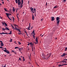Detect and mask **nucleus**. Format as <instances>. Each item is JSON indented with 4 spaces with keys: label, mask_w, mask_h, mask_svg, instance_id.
<instances>
[{
    "label": "nucleus",
    "mask_w": 67,
    "mask_h": 67,
    "mask_svg": "<svg viewBox=\"0 0 67 67\" xmlns=\"http://www.w3.org/2000/svg\"><path fill=\"white\" fill-rule=\"evenodd\" d=\"M23 2L24 1L23 0H22V1H21V3L20 1L18 2V5H20V7H21V8H22V7L23 6Z\"/></svg>",
    "instance_id": "nucleus-1"
},
{
    "label": "nucleus",
    "mask_w": 67,
    "mask_h": 67,
    "mask_svg": "<svg viewBox=\"0 0 67 67\" xmlns=\"http://www.w3.org/2000/svg\"><path fill=\"white\" fill-rule=\"evenodd\" d=\"M36 42H34V43L35 44H37L38 43V40L37 39V37H36L35 39Z\"/></svg>",
    "instance_id": "nucleus-2"
},
{
    "label": "nucleus",
    "mask_w": 67,
    "mask_h": 67,
    "mask_svg": "<svg viewBox=\"0 0 67 67\" xmlns=\"http://www.w3.org/2000/svg\"><path fill=\"white\" fill-rule=\"evenodd\" d=\"M2 49V50H3L4 51V52H6V53H7V54H9L10 53L7 50H4L3 49Z\"/></svg>",
    "instance_id": "nucleus-3"
},
{
    "label": "nucleus",
    "mask_w": 67,
    "mask_h": 67,
    "mask_svg": "<svg viewBox=\"0 0 67 67\" xmlns=\"http://www.w3.org/2000/svg\"><path fill=\"white\" fill-rule=\"evenodd\" d=\"M30 9L31 10V11L33 13H35V12H34V9H35V8H33L32 7L31 8H30Z\"/></svg>",
    "instance_id": "nucleus-4"
},
{
    "label": "nucleus",
    "mask_w": 67,
    "mask_h": 67,
    "mask_svg": "<svg viewBox=\"0 0 67 67\" xmlns=\"http://www.w3.org/2000/svg\"><path fill=\"white\" fill-rule=\"evenodd\" d=\"M60 18H59V17H57L56 19V21H59L60 20Z\"/></svg>",
    "instance_id": "nucleus-5"
},
{
    "label": "nucleus",
    "mask_w": 67,
    "mask_h": 67,
    "mask_svg": "<svg viewBox=\"0 0 67 67\" xmlns=\"http://www.w3.org/2000/svg\"><path fill=\"white\" fill-rule=\"evenodd\" d=\"M66 54V53H63V54L62 55H61V57H64V56H65V55Z\"/></svg>",
    "instance_id": "nucleus-6"
},
{
    "label": "nucleus",
    "mask_w": 67,
    "mask_h": 67,
    "mask_svg": "<svg viewBox=\"0 0 67 67\" xmlns=\"http://www.w3.org/2000/svg\"><path fill=\"white\" fill-rule=\"evenodd\" d=\"M51 18H52V19H51L52 21H53L55 19L54 17H51Z\"/></svg>",
    "instance_id": "nucleus-7"
},
{
    "label": "nucleus",
    "mask_w": 67,
    "mask_h": 67,
    "mask_svg": "<svg viewBox=\"0 0 67 67\" xmlns=\"http://www.w3.org/2000/svg\"><path fill=\"white\" fill-rule=\"evenodd\" d=\"M1 42V46H4V44H3V43L1 41H0V42Z\"/></svg>",
    "instance_id": "nucleus-8"
},
{
    "label": "nucleus",
    "mask_w": 67,
    "mask_h": 67,
    "mask_svg": "<svg viewBox=\"0 0 67 67\" xmlns=\"http://www.w3.org/2000/svg\"><path fill=\"white\" fill-rule=\"evenodd\" d=\"M16 9H14V7L13 8V12H14L15 11Z\"/></svg>",
    "instance_id": "nucleus-9"
},
{
    "label": "nucleus",
    "mask_w": 67,
    "mask_h": 67,
    "mask_svg": "<svg viewBox=\"0 0 67 67\" xmlns=\"http://www.w3.org/2000/svg\"><path fill=\"white\" fill-rule=\"evenodd\" d=\"M32 19L33 20H34V16L33 14H32Z\"/></svg>",
    "instance_id": "nucleus-10"
},
{
    "label": "nucleus",
    "mask_w": 67,
    "mask_h": 67,
    "mask_svg": "<svg viewBox=\"0 0 67 67\" xmlns=\"http://www.w3.org/2000/svg\"><path fill=\"white\" fill-rule=\"evenodd\" d=\"M5 29H6V30H8V31H9L10 30L7 27H5Z\"/></svg>",
    "instance_id": "nucleus-11"
},
{
    "label": "nucleus",
    "mask_w": 67,
    "mask_h": 67,
    "mask_svg": "<svg viewBox=\"0 0 67 67\" xmlns=\"http://www.w3.org/2000/svg\"><path fill=\"white\" fill-rule=\"evenodd\" d=\"M6 15H7V17H9V14L8 13H6Z\"/></svg>",
    "instance_id": "nucleus-12"
},
{
    "label": "nucleus",
    "mask_w": 67,
    "mask_h": 67,
    "mask_svg": "<svg viewBox=\"0 0 67 67\" xmlns=\"http://www.w3.org/2000/svg\"><path fill=\"white\" fill-rule=\"evenodd\" d=\"M31 24V23H30L29 24V27H28V29H29L30 27V24Z\"/></svg>",
    "instance_id": "nucleus-13"
},
{
    "label": "nucleus",
    "mask_w": 67,
    "mask_h": 67,
    "mask_svg": "<svg viewBox=\"0 0 67 67\" xmlns=\"http://www.w3.org/2000/svg\"><path fill=\"white\" fill-rule=\"evenodd\" d=\"M60 21H57V25H58L59 23V22H60Z\"/></svg>",
    "instance_id": "nucleus-14"
},
{
    "label": "nucleus",
    "mask_w": 67,
    "mask_h": 67,
    "mask_svg": "<svg viewBox=\"0 0 67 67\" xmlns=\"http://www.w3.org/2000/svg\"><path fill=\"white\" fill-rule=\"evenodd\" d=\"M23 61H25V58H24V57H23Z\"/></svg>",
    "instance_id": "nucleus-15"
},
{
    "label": "nucleus",
    "mask_w": 67,
    "mask_h": 67,
    "mask_svg": "<svg viewBox=\"0 0 67 67\" xmlns=\"http://www.w3.org/2000/svg\"><path fill=\"white\" fill-rule=\"evenodd\" d=\"M19 48V47H15V49H16V48Z\"/></svg>",
    "instance_id": "nucleus-16"
},
{
    "label": "nucleus",
    "mask_w": 67,
    "mask_h": 67,
    "mask_svg": "<svg viewBox=\"0 0 67 67\" xmlns=\"http://www.w3.org/2000/svg\"><path fill=\"white\" fill-rule=\"evenodd\" d=\"M66 0H63V1L62 2H66Z\"/></svg>",
    "instance_id": "nucleus-17"
},
{
    "label": "nucleus",
    "mask_w": 67,
    "mask_h": 67,
    "mask_svg": "<svg viewBox=\"0 0 67 67\" xmlns=\"http://www.w3.org/2000/svg\"><path fill=\"white\" fill-rule=\"evenodd\" d=\"M18 42V44L19 45H20L21 44V43L19 41Z\"/></svg>",
    "instance_id": "nucleus-18"
},
{
    "label": "nucleus",
    "mask_w": 67,
    "mask_h": 67,
    "mask_svg": "<svg viewBox=\"0 0 67 67\" xmlns=\"http://www.w3.org/2000/svg\"><path fill=\"white\" fill-rule=\"evenodd\" d=\"M65 60H63L62 61V62L63 63H65Z\"/></svg>",
    "instance_id": "nucleus-19"
},
{
    "label": "nucleus",
    "mask_w": 67,
    "mask_h": 67,
    "mask_svg": "<svg viewBox=\"0 0 67 67\" xmlns=\"http://www.w3.org/2000/svg\"><path fill=\"white\" fill-rule=\"evenodd\" d=\"M4 24H5V25H6V26H7V24L6 23H5L4 22Z\"/></svg>",
    "instance_id": "nucleus-20"
},
{
    "label": "nucleus",
    "mask_w": 67,
    "mask_h": 67,
    "mask_svg": "<svg viewBox=\"0 0 67 67\" xmlns=\"http://www.w3.org/2000/svg\"><path fill=\"white\" fill-rule=\"evenodd\" d=\"M67 50V47H66V48H65V51H66Z\"/></svg>",
    "instance_id": "nucleus-21"
},
{
    "label": "nucleus",
    "mask_w": 67,
    "mask_h": 67,
    "mask_svg": "<svg viewBox=\"0 0 67 67\" xmlns=\"http://www.w3.org/2000/svg\"><path fill=\"white\" fill-rule=\"evenodd\" d=\"M15 2H16V3H18V0L17 1H15Z\"/></svg>",
    "instance_id": "nucleus-22"
},
{
    "label": "nucleus",
    "mask_w": 67,
    "mask_h": 67,
    "mask_svg": "<svg viewBox=\"0 0 67 67\" xmlns=\"http://www.w3.org/2000/svg\"><path fill=\"white\" fill-rule=\"evenodd\" d=\"M12 52H13V53H14V54H15V52L14 51L12 50Z\"/></svg>",
    "instance_id": "nucleus-23"
},
{
    "label": "nucleus",
    "mask_w": 67,
    "mask_h": 67,
    "mask_svg": "<svg viewBox=\"0 0 67 67\" xmlns=\"http://www.w3.org/2000/svg\"><path fill=\"white\" fill-rule=\"evenodd\" d=\"M4 10H5V11H6L8 12V11H7V9L5 8H4Z\"/></svg>",
    "instance_id": "nucleus-24"
},
{
    "label": "nucleus",
    "mask_w": 67,
    "mask_h": 67,
    "mask_svg": "<svg viewBox=\"0 0 67 67\" xmlns=\"http://www.w3.org/2000/svg\"><path fill=\"white\" fill-rule=\"evenodd\" d=\"M2 30H3H3H5V29H4V28H2Z\"/></svg>",
    "instance_id": "nucleus-25"
},
{
    "label": "nucleus",
    "mask_w": 67,
    "mask_h": 67,
    "mask_svg": "<svg viewBox=\"0 0 67 67\" xmlns=\"http://www.w3.org/2000/svg\"><path fill=\"white\" fill-rule=\"evenodd\" d=\"M29 44L30 45H32V42H31V43H29Z\"/></svg>",
    "instance_id": "nucleus-26"
},
{
    "label": "nucleus",
    "mask_w": 67,
    "mask_h": 67,
    "mask_svg": "<svg viewBox=\"0 0 67 67\" xmlns=\"http://www.w3.org/2000/svg\"><path fill=\"white\" fill-rule=\"evenodd\" d=\"M34 11L35 12H36V8H34Z\"/></svg>",
    "instance_id": "nucleus-27"
},
{
    "label": "nucleus",
    "mask_w": 67,
    "mask_h": 67,
    "mask_svg": "<svg viewBox=\"0 0 67 67\" xmlns=\"http://www.w3.org/2000/svg\"><path fill=\"white\" fill-rule=\"evenodd\" d=\"M52 55V54L51 53L49 54V55L51 57V55Z\"/></svg>",
    "instance_id": "nucleus-28"
},
{
    "label": "nucleus",
    "mask_w": 67,
    "mask_h": 67,
    "mask_svg": "<svg viewBox=\"0 0 67 67\" xmlns=\"http://www.w3.org/2000/svg\"><path fill=\"white\" fill-rule=\"evenodd\" d=\"M57 8V7H56V6H55L54 7V8Z\"/></svg>",
    "instance_id": "nucleus-29"
},
{
    "label": "nucleus",
    "mask_w": 67,
    "mask_h": 67,
    "mask_svg": "<svg viewBox=\"0 0 67 67\" xmlns=\"http://www.w3.org/2000/svg\"><path fill=\"white\" fill-rule=\"evenodd\" d=\"M12 39H10V42H12Z\"/></svg>",
    "instance_id": "nucleus-30"
},
{
    "label": "nucleus",
    "mask_w": 67,
    "mask_h": 67,
    "mask_svg": "<svg viewBox=\"0 0 67 67\" xmlns=\"http://www.w3.org/2000/svg\"><path fill=\"white\" fill-rule=\"evenodd\" d=\"M19 49H18V50H19V51H21V48H18Z\"/></svg>",
    "instance_id": "nucleus-31"
},
{
    "label": "nucleus",
    "mask_w": 67,
    "mask_h": 67,
    "mask_svg": "<svg viewBox=\"0 0 67 67\" xmlns=\"http://www.w3.org/2000/svg\"><path fill=\"white\" fill-rule=\"evenodd\" d=\"M10 34H11V35L12 34V31H10Z\"/></svg>",
    "instance_id": "nucleus-32"
},
{
    "label": "nucleus",
    "mask_w": 67,
    "mask_h": 67,
    "mask_svg": "<svg viewBox=\"0 0 67 67\" xmlns=\"http://www.w3.org/2000/svg\"><path fill=\"white\" fill-rule=\"evenodd\" d=\"M17 29V28L16 27H15V29H15V30H16V29Z\"/></svg>",
    "instance_id": "nucleus-33"
},
{
    "label": "nucleus",
    "mask_w": 67,
    "mask_h": 67,
    "mask_svg": "<svg viewBox=\"0 0 67 67\" xmlns=\"http://www.w3.org/2000/svg\"><path fill=\"white\" fill-rule=\"evenodd\" d=\"M58 66H59V67H60L61 66H62V65H58Z\"/></svg>",
    "instance_id": "nucleus-34"
},
{
    "label": "nucleus",
    "mask_w": 67,
    "mask_h": 67,
    "mask_svg": "<svg viewBox=\"0 0 67 67\" xmlns=\"http://www.w3.org/2000/svg\"><path fill=\"white\" fill-rule=\"evenodd\" d=\"M13 21H14V17H13Z\"/></svg>",
    "instance_id": "nucleus-35"
},
{
    "label": "nucleus",
    "mask_w": 67,
    "mask_h": 67,
    "mask_svg": "<svg viewBox=\"0 0 67 67\" xmlns=\"http://www.w3.org/2000/svg\"><path fill=\"white\" fill-rule=\"evenodd\" d=\"M32 33H35V30H33V31L32 32Z\"/></svg>",
    "instance_id": "nucleus-36"
},
{
    "label": "nucleus",
    "mask_w": 67,
    "mask_h": 67,
    "mask_svg": "<svg viewBox=\"0 0 67 67\" xmlns=\"http://www.w3.org/2000/svg\"><path fill=\"white\" fill-rule=\"evenodd\" d=\"M33 47H32V51H33Z\"/></svg>",
    "instance_id": "nucleus-37"
},
{
    "label": "nucleus",
    "mask_w": 67,
    "mask_h": 67,
    "mask_svg": "<svg viewBox=\"0 0 67 67\" xmlns=\"http://www.w3.org/2000/svg\"><path fill=\"white\" fill-rule=\"evenodd\" d=\"M19 60H21V59L20 58H19Z\"/></svg>",
    "instance_id": "nucleus-38"
},
{
    "label": "nucleus",
    "mask_w": 67,
    "mask_h": 67,
    "mask_svg": "<svg viewBox=\"0 0 67 67\" xmlns=\"http://www.w3.org/2000/svg\"><path fill=\"white\" fill-rule=\"evenodd\" d=\"M29 44H30L29 42L28 44L27 45L28 46H29Z\"/></svg>",
    "instance_id": "nucleus-39"
},
{
    "label": "nucleus",
    "mask_w": 67,
    "mask_h": 67,
    "mask_svg": "<svg viewBox=\"0 0 67 67\" xmlns=\"http://www.w3.org/2000/svg\"><path fill=\"white\" fill-rule=\"evenodd\" d=\"M35 36H34V37H33V38L34 39H35Z\"/></svg>",
    "instance_id": "nucleus-40"
},
{
    "label": "nucleus",
    "mask_w": 67,
    "mask_h": 67,
    "mask_svg": "<svg viewBox=\"0 0 67 67\" xmlns=\"http://www.w3.org/2000/svg\"><path fill=\"white\" fill-rule=\"evenodd\" d=\"M46 5H47V2H46Z\"/></svg>",
    "instance_id": "nucleus-41"
},
{
    "label": "nucleus",
    "mask_w": 67,
    "mask_h": 67,
    "mask_svg": "<svg viewBox=\"0 0 67 67\" xmlns=\"http://www.w3.org/2000/svg\"><path fill=\"white\" fill-rule=\"evenodd\" d=\"M18 31H19V32H21V31H20L19 29L18 30Z\"/></svg>",
    "instance_id": "nucleus-42"
},
{
    "label": "nucleus",
    "mask_w": 67,
    "mask_h": 67,
    "mask_svg": "<svg viewBox=\"0 0 67 67\" xmlns=\"http://www.w3.org/2000/svg\"><path fill=\"white\" fill-rule=\"evenodd\" d=\"M18 34H22V33H18Z\"/></svg>",
    "instance_id": "nucleus-43"
},
{
    "label": "nucleus",
    "mask_w": 67,
    "mask_h": 67,
    "mask_svg": "<svg viewBox=\"0 0 67 67\" xmlns=\"http://www.w3.org/2000/svg\"><path fill=\"white\" fill-rule=\"evenodd\" d=\"M4 23L3 22H2V24L4 25Z\"/></svg>",
    "instance_id": "nucleus-44"
},
{
    "label": "nucleus",
    "mask_w": 67,
    "mask_h": 67,
    "mask_svg": "<svg viewBox=\"0 0 67 67\" xmlns=\"http://www.w3.org/2000/svg\"><path fill=\"white\" fill-rule=\"evenodd\" d=\"M16 26H17V27H18V25H15V27H16Z\"/></svg>",
    "instance_id": "nucleus-45"
},
{
    "label": "nucleus",
    "mask_w": 67,
    "mask_h": 67,
    "mask_svg": "<svg viewBox=\"0 0 67 67\" xmlns=\"http://www.w3.org/2000/svg\"><path fill=\"white\" fill-rule=\"evenodd\" d=\"M19 29H16V30H17V31H18V30H19Z\"/></svg>",
    "instance_id": "nucleus-46"
},
{
    "label": "nucleus",
    "mask_w": 67,
    "mask_h": 67,
    "mask_svg": "<svg viewBox=\"0 0 67 67\" xmlns=\"http://www.w3.org/2000/svg\"><path fill=\"white\" fill-rule=\"evenodd\" d=\"M2 34H5V33L3 32Z\"/></svg>",
    "instance_id": "nucleus-47"
},
{
    "label": "nucleus",
    "mask_w": 67,
    "mask_h": 67,
    "mask_svg": "<svg viewBox=\"0 0 67 67\" xmlns=\"http://www.w3.org/2000/svg\"><path fill=\"white\" fill-rule=\"evenodd\" d=\"M31 29H32L33 28V27L32 26L31 27Z\"/></svg>",
    "instance_id": "nucleus-48"
},
{
    "label": "nucleus",
    "mask_w": 67,
    "mask_h": 67,
    "mask_svg": "<svg viewBox=\"0 0 67 67\" xmlns=\"http://www.w3.org/2000/svg\"><path fill=\"white\" fill-rule=\"evenodd\" d=\"M0 48H3V47H0Z\"/></svg>",
    "instance_id": "nucleus-49"
},
{
    "label": "nucleus",
    "mask_w": 67,
    "mask_h": 67,
    "mask_svg": "<svg viewBox=\"0 0 67 67\" xmlns=\"http://www.w3.org/2000/svg\"><path fill=\"white\" fill-rule=\"evenodd\" d=\"M20 2V0H18V2Z\"/></svg>",
    "instance_id": "nucleus-50"
},
{
    "label": "nucleus",
    "mask_w": 67,
    "mask_h": 67,
    "mask_svg": "<svg viewBox=\"0 0 67 67\" xmlns=\"http://www.w3.org/2000/svg\"><path fill=\"white\" fill-rule=\"evenodd\" d=\"M50 56H48V58H49V57H50Z\"/></svg>",
    "instance_id": "nucleus-51"
},
{
    "label": "nucleus",
    "mask_w": 67,
    "mask_h": 67,
    "mask_svg": "<svg viewBox=\"0 0 67 67\" xmlns=\"http://www.w3.org/2000/svg\"><path fill=\"white\" fill-rule=\"evenodd\" d=\"M17 18H18V19H19V17L18 16V15H17Z\"/></svg>",
    "instance_id": "nucleus-52"
},
{
    "label": "nucleus",
    "mask_w": 67,
    "mask_h": 67,
    "mask_svg": "<svg viewBox=\"0 0 67 67\" xmlns=\"http://www.w3.org/2000/svg\"><path fill=\"white\" fill-rule=\"evenodd\" d=\"M16 41H15V42H14V43H15V44H16Z\"/></svg>",
    "instance_id": "nucleus-53"
},
{
    "label": "nucleus",
    "mask_w": 67,
    "mask_h": 67,
    "mask_svg": "<svg viewBox=\"0 0 67 67\" xmlns=\"http://www.w3.org/2000/svg\"><path fill=\"white\" fill-rule=\"evenodd\" d=\"M8 17V19H10V18L9 17Z\"/></svg>",
    "instance_id": "nucleus-54"
},
{
    "label": "nucleus",
    "mask_w": 67,
    "mask_h": 67,
    "mask_svg": "<svg viewBox=\"0 0 67 67\" xmlns=\"http://www.w3.org/2000/svg\"><path fill=\"white\" fill-rule=\"evenodd\" d=\"M0 34H1V35L2 34H3V32H2V33H1L0 32Z\"/></svg>",
    "instance_id": "nucleus-55"
},
{
    "label": "nucleus",
    "mask_w": 67,
    "mask_h": 67,
    "mask_svg": "<svg viewBox=\"0 0 67 67\" xmlns=\"http://www.w3.org/2000/svg\"><path fill=\"white\" fill-rule=\"evenodd\" d=\"M11 34V33H10H10H8V34Z\"/></svg>",
    "instance_id": "nucleus-56"
},
{
    "label": "nucleus",
    "mask_w": 67,
    "mask_h": 67,
    "mask_svg": "<svg viewBox=\"0 0 67 67\" xmlns=\"http://www.w3.org/2000/svg\"><path fill=\"white\" fill-rule=\"evenodd\" d=\"M28 29L29 30H31V29H29V28H28Z\"/></svg>",
    "instance_id": "nucleus-57"
},
{
    "label": "nucleus",
    "mask_w": 67,
    "mask_h": 67,
    "mask_svg": "<svg viewBox=\"0 0 67 67\" xmlns=\"http://www.w3.org/2000/svg\"><path fill=\"white\" fill-rule=\"evenodd\" d=\"M25 33H27V32H26V31H25Z\"/></svg>",
    "instance_id": "nucleus-58"
},
{
    "label": "nucleus",
    "mask_w": 67,
    "mask_h": 67,
    "mask_svg": "<svg viewBox=\"0 0 67 67\" xmlns=\"http://www.w3.org/2000/svg\"><path fill=\"white\" fill-rule=\"evenodd\" d=\"M44 36L43 35L42 36H41V37H43V36Z\"/></svg>",
    "instance_id": "nucleus-59"
},
{
    "label": "nucleus",
    "mask_w": 67,
    "mask_h": 67,
    "mask_svg": "<svg viewBox=\"0 0 67 67\" xmlns=\"http://www.w3.org/2000/svg\"><path fill=\"white\" fill-rule=\"evenodd\" d=\"M16 25V24H14V26H15V25Z\"/></svg>",
    "instance_id": "nucleus-60"
},
{
    "label": "nucleus",
    "mask_w": 67,
    "mask_h": 67,
    "mask_svg": "<svg viewBox=\"0 0 67 67\" xmlns=\"http://www.w3.org/2000/svg\"><path fill=\"white\" fill-rule=\"evenodd\" d=\"M12 26V27H13V29L14 28V27L13 26Z\"/></svg>",
    "instance_id": "nucleus-61"
},
{
    "label": "nucleus",
    "mask_w": 67,
    "mask_h": 67,
    "mask_svg": "<svg viewBox=\"0 0 67 67\" xmlns=\"http://www.w3.org/2000/svg\"><path fill=\"white\" fill-rule=\"evenodd\" d=\"M5 34H8V33H5Z\"/></svg>",
    "instance_id": "nucleus-62"
},
{
    "label": "nucleus",
    "mask_w": 67,
    "mask_h": 67,
    "mask_svg": "<svg viewBox=\"0 0 67 67\" xmlns=\"http://www.w3.org/2000/svg\"><path fill=\"white\" fill-rule=\"evenodd\" d=\"M43 19H42L41 20V21H42L43 20Z\"/></svg>",
    "instance_id": "nucleus-63"
},
{
    "label": "nucleus",
    "mask_w": 67,
    "mask_h": 67,
    "mask_svg": "<svg viewBox=\"0 0 67 67\" xmlns=\"http://www.w3.org/2000/svg\"><path fill=\"white\" fill-rule=\"evenodd\" d=\"M9 20L11 21H12V20L11 19H9Z\"/></svg>",
    "instance_id": "nucleus-64"
}]
</instances>
